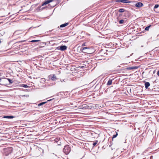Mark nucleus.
<instances>
[{
    "label": "nucleus",
    "instance_id": "obj_23",
    "mask_svg": "<svg viewBox=\"0 0 159 159\" xmlns=\"http://www.w3.org/2000/svg\"><path fill=\"white\" fill-rule=\"evenodd\" d=\"M97 142H98V141H96L94 142L93 144V146H95L97 144Z\"/></svg>",
    "mask_w": 159,
    "mask_h": 159
},
{
    "label": "nucleus",
    "instance_id": "obj_20",
    "mask_svg": "<svg viewBox=\"0 0 159 159\" xmlns=\"http://www.w3.org/2000/svg\"><path fill=\"white\" fill-rule=\"evenodd\" d=\"M124 20H119V23L120 24H123L124 23Z\"/></svg>",
    "mask_w": 159,
    "mask_h": 159
},
{
    "label": "nucleus",
    "instance_id": "obj_24",
    "mask_svg": "<svg viewBox=\"0 0 159 159\" xmlns=\"http://www.w3.org/2000/svg\"><path fill=\"white\" fill-rule=\"evenodd\" d=\"M117 135H118V133H116V134H115L113 135V136L112 137V138L113 139V138H115L116 137V136H117Z\"/></svg>",
    "mask_w": 159,
    "mask_h": 159
},
{
    "label": "nucleus",
    "instance_id": "obj_25",
    "mask_svg": "<svg viewBox=\"0 0 159 159\" xmlns=\"http://www.w3.org/2000/svg\"><path fill=\"white\" fill-rule=\"evenodd\" d=\"M86 43H84L82 45V47H83V46H85L86 45Z\"/></svg>",
    "mask_w": 159,
    "mask_h": 159
},
{
    "label": "nucleus",
    "instance_id": "obj_13",
    "mask_svg": "<svg viewBox=\"0 0 159 159\" xmlns=\"http://www.w3.org/2000/svg\"><path fill=\"white\" fill-rule=\"evenodd\" d=\"M150 85V84L149 82H145V88L146 89H147L148 88Z\"/></svg>",
    "mask_w": 159,
    "mask_h": 159
},
{
    "label": "nucleus",
    "instance_id": "obj_21",
    "mask_svg": "<svg viewBox=\"0 0 159 159\" xmlns=\"http://www.w3.org/2000/svg\"><path fill=\"white\" fill-rule=\"evenodd\" d=\"M40 40H32L31 42H38L39 41H40Z\"/></svg>",
    "mask_w": 159,
    "mask_h": 159
},
{
    "label": "nucleus",
    "instance_id": "obj_4",
    "mask_svg": "<svg viewBox=\"0 0 159 159\" xmlns=\"http://www.w3.org/2000/svg\"><path fill=\"white\" fill-rule=\"evenodd\" d=\"M48 78L49 79H50L52 81H54L57 79L55 74H52L48 76Z\"/></svg>",
    "mask_w": 159,
    "mask_h": 159
},
{
    "label": "nucleus",
    "instance_id": "obj_26",
    "mask_svg": "<svg viewBox=\"0 0 159 159\" xmlns=\"http://www.w3.org/2000/svg\"><path fill=\"white\" fill-rule=\"evenodd\" d=\"M42 81H45V79H44V78H43V79H42Z\"/></svg>",
    "mask_w": 159,
    "mask_h": 159
},
{
    "label": "nucleus",
    "instance_id": "obj_29",
    "mask_svg": "<svg viewBox=\"0 0 159 159\" xmlns=\"http://www.w3.org/2000/svg\"><path fill=\"white\" fill-rule=\"evenodd\" d=\"M60 81H61V82H63V81H64V80H60Z\"/></svg>",
    "mask_w": 159,
    "mask_h": 159
},
{
    "label": "nucleus",
    "instance_id": "obj_9",
    "mask_svg": "<svg viewBox=\"0 0 159 159\" xmlns=\"http://www.w3.org/2000/svg\"><path fill=\"white\" fill-rule=\"evenodd\" d=\"M12 151V148L11 147L8 148L6 149V152H8V154L11 153Z\"/></svg>",
    "mask_w": 159,
    "mask_h": 159
},
{
    "label": "nucleus",
    "instance_id": "obj_15",
    "mask_svg": "<svg viewBox=\"0 0 159 159\" xmlns=\"http://www.w3.org/2000/svg\"><path fill=\"white\" fill-rule=\"evenodd\" d=\"M14 117L13 116H6L3 117V118H8V119H12L14 118Z\"/></svg>",
    "mask_w": 159,
    "mask_h": 159
},
{
    "label": "nucleus",
    "instance_id": "obj_11",
    "mask_svg": "<svg viewBox=\"0 0 159 159\" xmlns=\"http://www.w3.org/2000/svg\"><path fill=\"white\" fill-rule=\"evenodd\" d=\"M158 9V10H159V6L157 4L154 7V11L156 12H158V11L157 9Z\"/></svg>",
    "mask_w": 159,
    "mask_h": 159
},
{
    "label": "nucleus",
    "instance_id": "obj_12",
    "mask_svg": "<svg viewBox=\"0 0 159 159\" xmlns=\"http://www.w3.org/2000/svg\"><path fill=\"white\" fill-rule=\"evenodd\" d=\"M52 100V99H50V100H49L47 101L46 102H42L40 103H39L38 105V106H41L43 105V104H45L47 102H48L51 101Z\"/></svg>",
    "mask_w": 159,
    "mask_h": 159
},
{
    "label": "nucleus",
    "instance_id": "obj_22",
    "mask_svg": "<svg viewBox=\"0 0 159 159\" xmlns=\"http://www.w3.org/2000/svg\"><path fill=\"white\" fill-rule=\"evenodd\" d=\"M150 26H151V25H149V26L146 27L145 28V30H148Z\"/></svg>",
    "mask_w": 159,
    "mask_h": 159
},
{
    "label": "nucleus",
    "instance_id": "obj_17",
    "mask_svg": "<svg viewBox=\"0 0 159 159\" xmlns=\"http://www.w3.org/2000/svg\"><path fill=\"white\" fill-rule=\"evenodd\" d=\"M20 86L21 87H24L25 88H28L29 87V86L27 85L24 84H21Z\"/></svg>",
    "mask_w": 159,
    "mask_h": 159
},
{
    "label": "nucleus",
    "instance_id": "obj_5",
    "mask_svg": "<svg viewBox=\"0 0 159 159\" xmlns=\"http://www.w3.org/2000/svg\"><path fill=\"white\" fill-rule=\"evenodd\" d=\"M59 47L60 48H59V49L61 51H65L66 50L67 48V46L65 45H61Z\"/></svg>",
    "mask_w": 159,
    "mask_h": 159
},
{
    "label": "nucleus",
    "instance_id": "obj_1",
    "mask_svg": "<svg viewBox=\"0 0 159 159\" xmlns=\"http://www.w3.org/2000/svg\"><path fill=\"white\" fill-rule=\"evenodd\" d=\"M70 148L69 145H66L64 146L63 149V151L66 154H68L70 151Z\"/></svg>",
    "mask_w": 159,
    "mask_h": 159
},
{
    "label": "nucleus",
    "instance_id": "obj_7",
    "mask_svg": "<svg viewBox=\"0 0 159 159\" xmlns=\"http://www.w3.org/2000/svg\"><path fill=\"white\" fill-rule=\"evenodd\" d=\"M136 7L140 8L143 6V4L142 2H138L135 4Z\"/></svg>",
    "mask_w": 159,
    "mask_h": 159
},
{
    "label": "nucleus",
    "instance_id": "obj_2",
    "mask_svg": "<svg viewBox=\"0 0 159 159\" xmlns=\"http://www.w3.org/2000/svg\"><path fill=\"white\" fill-rule=\"evenodd\" d=\"M44 150L40 148H38L36 151V155L37 156H42Z\"/></svg>",
    "mask_w": 159,
    "mask_h": 159
},
{
    "label": "nucleus",
    "instance_id": "obj_28",
    "mask_svg": "<svg viewBox=\"0 0 159 159\" xmlns=\"http://www.w3.org/2000/svg\"><path fill=\"white\" fill-rule=\"evenodd\" d=\"M146 151H147V150H146V151H144V152H143V154H144V153H145V152H146Z\"/></svg>",
    "mask_w": 159,
    "mask_h": 159
},
{
    "label": "nucleus",
    "instance_id": "obj_3",
    "mask_svg": "<svg viewBox=\"0 0 159 159\" xmlns=\"http://www.w3.org/2000/svg\"><path fill=\"white\" fill-rule=\"evenodd\" d=\"M90 49V48L88 47H82L81 48V51L82 52L86 53L89 52V50Z\"/></svg>",
    "mask_w": 159,
    "mask_h": 159
},
{
    "label": "nucleus",
    "instance_id": "obj_10",
    "mask_svg": "<svg viewBox=\"0 0 159 159\" xmlns=\"http://www.w3.org/2000/svg\"><path fill=\"white\" fill-rule=\"evenodd\" d=\"M138 68V67L137 66H133V67H128L126 68V69L128 70H131L133 69H136Z\"/></svg>",
    "mask_w": 159,
    "mask_h": 159
},
{
    "label": "nucleus",
    "instance_id": "obj_19",
    "mask_svg": "<svg viewBox=\"0 0 159 159\" xmlns=\"http://www.w3.org/2000/svg\"><path fill=\"white\" fill-rule=\"evenodd\" d=\"M6 79H7L8 81H9L10 84H11L13 83V81L11 80L9 78H6Z\"/></svg>",
    "mask_w": 159,
    "mask_h": 159
},
{
    "label": "nucleus",
    "instance_id": "obj_30",
    "mask_svg": "<svg viewBox=\"0 0 159 159\" xmlns=\"http://www.w3.org/2000/svg\"><path fill=\"white\" fill-rule=\"evenodd\" d=\"M155 72V70H154L153 72V73L154 74Z\"/></svg>",
    "mask_w": 159,
    "mask_h": 159
},
{
    "label": "nucleus",
    "instance_id": "obj_18",
    "mask_svg": "<svg viewBox=\"0 0 159 159\" xmlns=\"http://www.w3.org/2000/svg\"><path fill=\"white\" fill-rule=\"evenodd\" d=\"M125 11V9L123 8H121L119 10V11L120 12H123Z\"/></svg>",
    "mask_w": 159,
    "mask_h": 159
},
{
    "label": "nucleus",
    "instance_id": "obj_32",
    "mask_svg": "<svg viewBox=\"0 0 159 159\" xmlns=\"http://www.w3.org/2000/svg\"><path fill=\"white\" fill-rule=\"evenodd\" d=\"M1 79L0 78V82H1Z\"/></svg>",
    "mask_w": 159,
    "mask_h": 159
},
{
    "label": "nucleus",
    "instance_id": "obj_14",
    "mask_svg": "<svg viewBox=\"0 0 159 159\" xmlns=\"http://www.w3.org/2000/svg\"><path fill=\"white\" fill-rule=\"evenodd\" d=\"M68 24H69V23H65V24H64L61 25H60V27L61 28L64 27H65V26H67V25H68Z\"/></svg>",
    "mask_w": 159,
    "mask_h": 159
},
{
    "label": "nucleus",
    "instance_id": "obj_31",
    "mask_svg": "<svg viewBox=\"0 0 159 159\" xmlns=\"http://www.w3.org/2000/svg\"><path fill=\"white\" fill-rule=\"evenodd\" d=\"M121 16V14H120L119 16Z\"/></svg>",
    "mask_w": 159,
    "mask_h": 159
},
{
    "label": "nucleus",
    "instance_id": "obj_6",
    "mask_svg": "<svg viewBox=\"0 0 159 159\" xmlns=\"http://www.w3.org/2000/svg\"><path fill=\"white\" fill-rule=\"evenodd\" d=\"M117 2H121L125 3H129L130 1L127 0H118L116 1Z\"/></svg>",
    "mask_w": 159,
    "mask_h": 159
},
{
    "label": "nucleus",
    "instance_id": "obj_16",
    "mask_svg": "<svg viewBox=\"0 0 159 159\" xmlns=\"http://www.w3.org/2000/svg\"><path fill=\"white\" fill-rule=\"evenodd\" d=\"M112 83V80L110 79L108 81L107 84V85H110Z\"/></svg>",
    "mask_w": 159,
    "mask_h": 159
},
{
    "label": "nucleus",
    "instance_id": "obj_27",
    "mask_svg": "<svg viewBox=\"0 0 159 159\" xmlns=\"http://www.w3.org/2000/svg\"><path fill=\"white\" fill-rule=\"evenodd\" d=\"M157 75L159 76V70L158 71L157 73Z\"/></svg>",
    "mask_w": 159,
    "mask_h": 159
},
{
    "label": "nucleus",
    "instance_id": "obj_8",
    "mask_svg": "<svg viewBox=\"0 0 159 159\" xmlns=\"http://www.w3.org/2000/svg\"><path fill=\"white\" fill-rule=\"evenodd\" d=\"M53 1V0H46L43 3L42 6H43L45 5H47L48 3L52 2Z\"/></svg>",
    "mask_w": 159,
    "mask_h": 159
}]
</instances>
